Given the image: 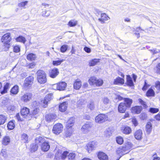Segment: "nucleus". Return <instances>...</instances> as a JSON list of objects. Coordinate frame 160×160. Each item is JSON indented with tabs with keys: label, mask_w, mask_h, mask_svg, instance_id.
Here are the masks:
<instances>
[{
	"label": "nucleus",
	"mask_w": 160,
	"mask_h": 160,
	"mask_svg": "<svg viewBox=\"0 0 160 160\" xmlns=\"http://www.w3.org/2000/svg\"><path fill=\"white\" fill-rule=\"evenodd\" d=\"M142 109V107L136 106L132 108L131 112L133 113L139 114L141 112Z\"/></svg>",
	"instance_id": "19"
},
{
	"label": "nucleus",
	"mask_w": 160,
	"mask_h": 160,
	"mask_svg": "<svg viewBox=\"0 0 160 160\" xmlns=\"http://www.w3.org/2000/svg\"><path fill=\"white\" fill-rule=\"evenodd\" d=\"M44 140L43 138L41 137L37 138L35 139V143L37 144H38L41 143H43Z\"/></svg>",
	"instance_id": "45"
},
{
	"label": "nucleus",
	"mask_w": 160,
	"mask_h": 160,
	"mask_svg": "<svg viewBox=\"0 0 160 160\" xmlns=\"http://www.w3.org/2000/svg\"><path fill=\"white\" fill-rule=\"evenodd\" d=\"M97 79V78L95 77H92L88 80V82L91 85H95L96 83Z\"/></svg>",
	"instance_id": "32"
},
{
	"label": "nucleus",
	"mask_w": 160,
	"mask_h": 160,
	"mask_svg": "<svg viewBox=\"0 0 160 160\" xmlns=\"http://www.w3.org/2000/svg\"><path fill=\"white\" fill-rule=\"evenodd\" d=\"M149 50L153 54H156L159 53L158 49L156 48H153Z\"/></svg>",
	"instance_id": "55"
},
{
	"label": "nucleus",
	"mask_w": 160,
	"mask_h": 160,
	"mask_svg": "<svg viewBox=\"0 0 160 160\" xmlns=\"http://www.w3.org/2000/svg\"><path fill=\"white\" fill-rule=\"evenodd\" d=\"M124 83V79L119 77L115 79L114 80L113 82V83L115 84H117L118 83L123 84Z\"/></svg>",
	"instance_id": "27"
},
{
	"label": "nucleus",
	"mask_w": 160,
	"mask_h": 160,
	"mask_svg": "<svg viewBox=\"0 0 160 160\" xmlns=\"http://www.w3.org/2000/svg\"><path fill=\"white\" fill-rule=\"evenodd\" d=\"M81 82L80 81L76 80L73 85V87L76 89H79L81 86Z\"/></svg>",
	"instance_id": "30"
},
{
	"label": "nucleus",
	"mask_w": 160,
	"mask_h": 160,
	"mask_svg": "<svg viewBox=\"0 0 160 160\" xmlns=\"http://www.w3.org/2000/svg\"><path fill=\"white\" fill-rule=\"evenodd\" d=\"M155 72L158 74H160V63H158L154 68Z\"/></svg>",
	"instance_id": "48"
},
{
	"label": "nucleus",
	"mask_w": 160,
	"mask_h": 160,
	"mask_svg": "<svg viewBox=\"0 0 160 160\" xmlns=\"http://www.w3.org/2000/svg\"><path fill=\"white\" fill-rule=\"evenodd\" d=\"M132 121L133 124L134 125L135 127H136L138 124V123L137 120L135 118H133L132 119Z\"/></svg>",
	"instance_id": "60"
},
{
	"label": "nucleus",
	"mask_w": 160,
	"mask_h": 160,
	"mask_svg": "<svg viewBox=\"0 0 160 160\" xmlns=\"http://www.w3.org/2000/svg\"><path fill=\"white\" fill-rule=\"evenodd\" d=\"M103 83V81L101 79L97 80L95 85L97 86H100L102 85Z\"/></svg>",
	"instance_id": "49"
},
{
	"label": "nucleus",
	"mask_w": 160,
	"mask_h": 160,
	"mask_svg": "<svg viewBox=\"0 0 160 160\" xmlns=\"http://www.w3.org/2000/svg\"><path fill=\"white\" fill-rule=\"evenodd\" d=\"M154 94L153 90L152 89H150L147 91L146 95L147 97H150L154 96Z\"/></svg>",
	"instance_id": "42"
},
{
	"label": "nucleus",
	"mask_w": 160,
	"mask_h": 160,
	"mask_svg": "<svg viewBox=\"0 0 160 160\" xmlns=\"http://www.w3.org/2000/svg\"><path fill=\"white\" fill-rule=\"evenodd\" d=\"M75 122V118L72 117L69 118L67 122L66 127L69 128L72 127L74 124Z\"/></svg>",
	"instance_id": "22"
},
{
	"label": "nucleus",
	"mask_w": 160,
	"mask_h": 160,
	"mask_svg": "<svg viewBox=\"0 0 160 160\" xmlns=\"http://www.w3.org/2000/svg\"><path fill=\"white\" fill-rule=\"evenodd\" d=\"M16 39L17 42H22L24 44L25 43L26 41L25 38L22 36H19Z\"/></svg>",
	"instance_id": "35"
},
{
	"label": "nucleus",
	"mask_w": 160,
	"mask_h": 160,
	"mask_svg": "<svg viewBox=\"0 0 160 160\" xmlns=\"http://www.w3.org/2000/svg\"><path fill=\"white\" fill-rule=\"evenodd\" d=\"M28 2V1H27L21 2L19 3L18 6L19 7H23L24 8H26L25 7V6L27 5Z\"/></svg>",
	"instance_id": "51"
},
{
	"label": "nucleus",
	"mask_w": 160,
	"mask_h": 160,
	"mask_svg": "<svg viewBox=\"0 0 160 160\" xmlns=\"http://www.w3.org/2000/svg\"><path fill=\"white\" fill-rule=\"evenodd\" d=\"M84 50L86 52L88 53H89L91 52L90 48L87 47H84Z\"/></svg>",
	"instance_id": "63"
},
{
	"label": "nucleus",
	"mask_w": 160,
	"mask_h": 160,
	"mask_svg": "<svg viewBox=\"0 0 160 160\" xmlns=\"http://www.w3.org/2000/svg\"><path fill=\"white\" fill-rule=\"evenodd\" d=\"M39 111V109H38L35 108L34 110H33L32 112V114L33 115H36L38 113Z\"/></svg>",
	"instance_id": "62"
},
{
	"label": "nucleus",
	"mask_w": 160,
	"mask_h": 160,
	"mask_svg": "<svg viewBox=\"0 0 160 160\" xmlns=\"http://www.w3.org/2000/svg\"><path fill=\"white\" fill-rule=\"evenodd\" d=\"M47 11H43L42 12V16H44V17H48L49 16L50 14L48 13V14H47Z\"/></svg>",
	"instance_id": "64"
},
{
	"label": "nucleus",
	"mask_w": 160,
	"mask_h": 160,
	"mask_svg": "<svg viewBox=\"0 0 160 160\" xmlns=\"http://www.w3.org/2000/svg\"><path fill=\"white\" fill-rule=\"evenodd\" d=\"M133 146V144L131 142H125L124 146L122 148L121 152L125 151V153L124 154L127 153L128 152H126V151L132 148Z\"/></svg>",
	"instance_id": "9"
},
{
	"label": "nucleus",
	"mask_w": 160,
	"mask_h": 160,
	"mask_svg": "<svg viewBox=\"0 0 160 160\" xmlns=\"http://www.w3.org/2000/svg\"><path fill=\"white\" fill-rule=\"evenodd\" d=\"M76 154L74 152L70 153L68 155V160H74Z\"/></svg>",
	"instance_id": "44"
},
{
	"label": "nucleus",
	"mask_w": 160,
	"mask_h": 160,
	"mask_svg": "<svg viewBox=\"0 0 160 160\" xmlns=\"http://www.w3.org/2000/svg\"><path fill=\"white\" fill-rule=\"evenodd\" d=\"M155 87L158 90H160V82H155Z\"/></svg>",
	"instance_id": "61"
},
{
	"label": "nucleus",
	"mask_w": 160,
	"mask_h": 160,
	"mask_svg": "<svg viewBox=\"0 0 160 160\" xmlns=\"http://www.w3.org/2000/svg\"><path fill=\"white\" fill-rule=\"evenodd\" d=\"M142 130L141 129H138L134 133L135 138L137 140H140L142 138Z\"/></svg>",
	"instance_id": "20"
},
{
	"label": "nucleus",
	"mask_w": 160,
	"mask_h": 160,
	"mask_svg": "<svg viewBox=\"0 0 160 160\" xmlns=\"http://www.w3.org/2000/svg\"><path fill=\"white\" fill-rule=\"evenodd\" d=\"M41 149L44 152H47L50 148V145L48 142H43L41 146Z\"/></svg>",
	"instance_id": "18"
},
{
	"label": "nucleus",
	"mask_w": 160,
	"mask_h": 160,
	"mask_svg": "<svg viewBox=\"0 0 160 160\" xmlns=\"http://www.w3.org/2000/svg\"><path fill=\"white\" fill-rule=\"evenodd\" d=\"M1 40L4 43H9L11 40L10 33H8L4 35L2 38Z\"/></svg>",
	"instance_id": "13"
},
{
	"label": "nucleus",
	"mask_w": 160,
	"mask_h": 160,
	"mask_svg": "<svg viewBox=\"0 0 160 160\" xmlns=\"http://www.w3.org/2000/svg\"><path fill=\"white\" fill-rule=\"evenodd\" d=\"M36 58V55L32 53L28 54L27 56V59L28 60H34Z\"/></svg>",
	"instance_id": "46"
},
{
	"label": "nucleus",
	"mask_w": 160,
	"mask_h": 160,
	"mask_svg": "<svg viewBox=\"0 0 160 160\" xmlns=\"http://www.w3.org/2000/svg\"><path fill=\"white\" fill-rule=\"evenodd\" d=\"M6 117L4 115H0V125L3 124L6 120Z\"/></svg>",
	"instance_id": "43"
},
{
	"label": "nucleus",
	"mask_w": 160,
	"mask_h": 160,
	"mask_svg": "<svg viewBox=\"0 0 160 160\" xmlns=\"http://www.w3.org/2000/svg\"><path fill=\"white\" fill-rule=\"evenodd\" d=\"M13 51L15 52H18L20 51V48L18 46H16L14 47Z\"/></svg>",
	"instance_id": "59"
},
{
	"label": "nucleus",
	"mask_w": 160,
	"mask_h": 160,
	"mask_svg": "<svg viewBox=\"0 0 160 160\" xmlns=\"http://www.w3.org/2000/svg\"><path fill=\"white\" fill-rule=\"evenodd\" d=\"M63 126L60 123H58L55 125L53 127L52 131L53 133L58 134L62 131Z\"/></svg>",
	"instance_id": "6"
},
{
	"label": "nucleus",
	"mask_w": 160,
	"mask_h": 160,
	"mask_svg": "<svg viewBox=\"0 0 160 160\" xmlns=\"http://www.w3.org/2000/svg\"><path fill=\"white\" fill-rule=\"evenodd\" d=\"M29 109L26 107L22 109L21 111V117L19 113H17L16 115V118L18 121H22L23 120V119L27 118L30 115Z\"/></svg>",
	"instance_id": "1"
},
{
	"label": "nucleus",
	"mask_w": 160,
	"mask_h": 160,
	"mask_svg": "<svg viewBox=\"0 0 160 160\" xmlns=\"http://www.w3.org/2000/svg\"><path fill=\"white\" fill-rule=\"evenodd\" d=\"M67 86L66 82H61L52 85V88L55 90L63 91L65 89Z\"/></svg>",
	"instance_id": "3"
},
{
	"label": "nucleus",
	"mask_w": 160,
	"mask_h": 160,
	"mask_svg": "<svg viewBox=\"0 0 160 160\" xmlns=\"http://www.w3.org/2000/svg\"><path fill=\"white\" fill-rule=\"evenodd\" d=\"M21 139L24 142H27L28 140V137L27 134L25 133L23 134L21 136Z\"/></svg>",
	"instance_id": "47"
},
{
	"label": "nucleus",
	"mask_w": 160,
	"mask_h": 160,
	"mask_svg": "<svg viewBox=\"0 0 160 160\" xmlns=\"http://www.w3.org/2000/svg\"><path fill=\"white\" fill-rule=\"evenodd\" d=\"M127 82L128 85L131 86L133 85V83L132 78L129 76H127Z\"/></svg>",
	"instance_id": "40"
},
{
	"label": "nucleus",
	"mask_w": 160,
	"mask_h": 160,
	"mask_svg": "<svg viewBox=\"0 0 160 160\" xmlns=\"http://www.w3.org/2000/svg\"><path fill=\"white\" fill-rule=\"evenodd\" d=\"M88 107L91 110H93L94 108V104L92 101H91L89 104H88Z\"/></svg>",
	"instance_id": "52"
},
{
	"label": "nucleus",
	"mask_w": 160,
	"mask_h": 160,
	"mask_svg": "<svg viewBox=\"0 0 160 160\" xmlns=\"http://www.w3.org/2000/svg\"><path fill=\"white\" fill-rule=\"evenodd\" d=\"M138 101L145 108H147V106L146 104V102L143 101L141 99H138Z\"/></svg>",
	"instance_id": "58"
},
{
	"label": "nucleus",
	"mask_w": 160,
	"mask_h": 160,
	"mask_svg": "<svg viewBox=\"0 0 160 160\" xmlns=\"http://www.w3.org/2000/svg\"><path fill=\"white\" fill-rule=\"evenodd\" d=\"M38 82L41 84H44L47 81L46 74L44 71L38 70L36 73Z\"/></svg>",
	"instance_id": "2"
},
{
	"label": "nucleus",
	"mask_w": 160,
	"mask_h": 160,
	"mask_svg": "<svg viewBox=\"0 0 160 160\" xmlns=\"http://www.w3.org/2000/svg\"><path fill=\"white\" fill-rule=\"evenodd\" d=\"M98 158L100 160H108V156L103 152H99L98 154Z\"/></svg>",
	"instance_id": "17"
},
{
	"label": "nucleus",
	"mask_w": 160,
	"mask_h": 160,
	"mask_svg": "<svg viewBox=\"0 0 160 160\" xmlns=\"http://www.w3.org/2000/svg\"><path fill=\"white\" fill-rule=\"evenodd\" d=\"M38 146L36 143H33L31 145L30 150L32 152H34L37 150Z\"/></svg>",
	"instance_id": "38"
},
{
	"label": "nucleus",
	"mask_w": 160,
	"mask_h": 160,
	"mask_svg": "<svg viewBox=\"0 0 160 160\" xmlns=\"http://www.w3.org/2000/svg\"><path fill=\"white\" fill-rule=\"evenodd\" d=\"M46 120L48 122L53 121L55 119L57 118V116L54 114H49L45 116Z\"/></svg>",
	"instance_id": "16"
},
{
	"label": "nucleus",
	"mask_w": 160,
	"mask_h": 160,
	"mask_svg": "<svg viewBox=\"0 0 160 160\" xmlns=\"http://www.w3.org/2000/svg\"><path fill=\"white\" fill-rule=\"evenodd\" d=\"M104 133L105 135L107 137H109L112 135L111 131L109 129L105 131Z\"/></svg>",
	"instance_id": "56"
},
{
	"label": "nucleus",
	"mask_w": 160,
	"mask_h": 160,
	"mask_svg": "<svg viewBox=\"0 0 160 160\" xmlns=\"http://www.w3.org/2000/svg\"><path fill=\"white\" fill-rule=\"evenodd\" d=\"M14 121H11L9 122L8 124L7 127L8 129L12 130L15 127V124L14 122Z\"/></svg>",
	"instance_id": "34"
},
{
	"label": "nucleus",
	"mask_w": 160,
	"mask_h": 160,
	"mask_svg": "<svg viewBox=\"0 0 160 160\" xmlns=\"http://www.w3.org/2000/svg\"><path fill=\"white\" fill-rule=\"evenodd\" d=\"M17 108L16 105L10 104L7 106V110L9 112L15 111Z\"/></svg>",
	"instance_id": "25"
},
{
	"label": "nucleus",
	"mask_w": 160,
	"mask_h": 160,
	"mask_svg": "<svg viewBox=\"0 0 160 160\" xmlns=\"http://www.w3.org/2000/svg\"><path fill=\"white\" fill-rule=\"evenodd\" d=\"M59 73L58 69L56 68L50 70L49 71V75L52 78H55Z\"/></svg>",
	"instance_id": "14"
},
{
	"label": "nucleus",
	"mask_w": 160,
	"mask_h": 160,
	"mask_svg": "<svg viewBox=\"0 0 160 160\" xmlns=\"http://www.w3.org/2000/svg\"><path fill=\"white\" fill-rule=\"evenodd\" d=\"M110 19V18L106 14L103 13L101 14V18H99L98 20L102 23H104L105 21H107Z\"/></svg>",
	"instance_id": "21"
},
{
	"label": "nucleus",
	"mask_w": 160,
	"mask_h": 160,
	"mask_svg": "<svg viewBox=\"0 0 160 160\" xmlns=\"http://www.w3.org/2000/svg\"><path fill=\"white\" fill-rule=\"evenodd\" d=\"M10 85L8 83H6L4 85L3 91L1 92L2 94H4L7 92V90L10 88Z\"/></svg>",
	"instance_id": "33"
},
{
	"label": "nucleus",
	"mask_w": 160,
	"mask_h": 160,
	"mask_svg": "<svg viewBox=\"0 0 160 160\" xmlns=\"http://www.w3.org/2000/svg\"><path fill=\"white\" fill-rule=\"evenodd\" d=\"M108 119L107 116L104 114H100L96 116L95 120L96 122L101 123L104 122Z\"/></svg>",
	"instance_id": "7"
},
{
	"label": "nucleus",
	"mask_w": 160,
	"mask_h": 160,
	"mask_svg": "<svg viewBox=\"0 0 160 160\" xmlns=\"http://www.w3.org/2000/svg\"><path fill=\"white\" fill-rule=\"evenodd\" d=\"M53 98L52 94H49L47 95L43 100L41 101L40 104L44 108H46L49 101L52 100Z\"/></svg>",
	"instance_id": "4"
},
{
	"label": "nucleus",
	"mask_w": 160,
	"mask_h": 160,
	"mask_svg": "<svg viewBox=\"0 0 160 160\" xmlns=\"http://www.w3.org/2000/svg\"><path fill=\"white\" fill-rule=\"evenodd\" d=\"M91 127V125L89 122H87L83 125L81 128V132L84 133H86L89 132Z\"/></svg>",
	"instance_id": "12"
},
{
	"label": "nucleus",
	"mask_w": 160,
	"mask_h": 160,
	"mask_svg": "<svg viewBox=\"0 0 160 160\" xmlns=\"http://www.w3.org/2000/svg\"><path fill=\"white\" fill-rule=\"evenodd\" d=\"M19 88L18 86H14L11 90V92L13 94H17L18 92Z\"/></svg>",
	"instance_id": "29"
},
{
	"label": "nucleus",
	"mask_w": 160,
	"mask_h": 160,
	"mask_svg": "<svg viewBox=\"0 0 160 160\" xmlns=\"http://www.w3.org/2000/svg\"><path fill=\"white\" fill-rule=\"evenodd\" d=\"M32 94L30 92H26L21 97V100L24 102H29L31 99Z\"/></svg>",
	"instance_id": "10"
},
{
	"label": "nucleus",
	"mask_w": 160,
	"mask_h": 160,
	"mask_svg": "<svg viewBox=\"0 0 160 160\" xmlns=\"http://www.w3.org/2000/svg\"><path fill=\"white\" fill-rule=\"evenodd\" d=\"M34 78L32 76L27 77L24 81L23 86L26 88L30 87L33 83Z\"/></svg>",
	"instance_id": "5"
},
{
	"label": "nucleus",
	"mask_w": 160,
	"mask_h": 160,
	"mask_svg": "<svg viewBox=\"0 0 160 160\" xmlns=\"http://www.w3.org/2000/svg\"><path fill=\"white\" fill-rule=\"evenodd\" d=\"M68 152L65 151L63 152L62 153L60 150H59L55 154V158L57 159V158L61 157L62 159H64L68 156Z\"/></svg>",
	"instance_id": "11"
},
{
	"label": "nucleus",
	"mask_w": 160,
	"mask_h": 160,
	"mask_svg": "<svg viewBox=\"0 0 160 160\" xmlns=\"http://www.w3.org/2000/svg\"><path fill=\"white\" fill-rule=\"evenodd\" d=\"M97 145V142L95 141L89 142L87 145L86 150L89 153H90L93 150L95 149Z\"/></svg>",
	"instance_id": "8"
},
{
	"label": "nucleus",
	"mask_w": 160,
	"mask_h": 160,
	"mask_svg": "<svg viewBox=\"0 0 160 160\" xmlns=\"http://www.w3.org/2000/svg\"><path fill=\"white\" fill-rule=\"evenodd\" d=\"M124 103H126V106L128 108L130 107L132 102V100L129 98H124Z\"/></svg>",
	"instance_id": "28"
},
{
	"label": "nucleus",
	"mask_w": 160,
	"mask_h": 160,
	"mask_svg": "<svg viewBox=\"0 0 160 160\" xmlns=\"http://www.w3.org/2000/svg\"><path fill=\"white\" fill-rule=\"evenodd\" d=\"M128 107L126 106V103L123 102L120 103L118 106V111L120 113H124L126 111Z\"/></svg>",
	"instance_id": "15"
},
{
	"label": "nucleus",
	"mask_w": 160,
	"mask_h": 160,
	"mask_svg": "<svg viewBox=\"0 0 160 160\" xmlns=\"http://www.w3.org/2000/svg\"><path fill=\"white\" fill-rule=\"evenodd\" d=\"M10 142V139L9 136H4L2 140V144L4 146L8 145Z\"/></svg>",
	"instance_id": "24"
},
{
	"label": "nucleus",
	"mask_w": 160,
	"mask_h": 160,
	"mask_svg": "<svg viewBox=\"0 0 160 160\" xmlns=\"http://www.w3.org/2000/svg\"><path fill=\"white\" fill-rule=\"evenodd\" d=\"M102 102L103 104L105 105H107L110 102V100L107 97H105L102 98Z\"/></svg>",
	"instance_id": "41"
},
{
	"label": "nucleus",
	"mask_w": 160,
	"mask_h": 160,
	"mask_svg": "<svg viewBox=\"0 0 160 160\" xmlns=\"http://www.w3.org/2000/svg\"><path fill=\"white\" fill-rule=\"evenodd\" d=\"M68 48V46L66 45H62L61 48V51L62 52H65Z\"/></svg>",
	"instance_id": "54"
},
{
	"label": "nucleus",
	"mask_w": 160,
	"mask_h": 160,
	"mask_svg": "<svg viewBox=\"0 0 160 160\" xmlns=\"http://www.w3.org/2000/svg\"><path fill=\"white\" fill-rule=\"evenodd\" d=\"M68 103L64 102L61 103L59 106V110L61 112H64L67 109Z\"/></svg>",
	"instance_id": "23"
},
{
	"label": "nucleus",
	"mask_w": 160,
	"mask_h": 160,
	"mask_svg": "<svg viewBox=\"0 0 160 160\" xmlns=\"http://www.w3.org/2000/svg\"><path fill=\"white\" fill-rule=\"evenodd\" d=\"M86 102L83 100L79 101L78 103V106L79 107H83L84 105L86 104Z\"/></svg>",
	"instance_id": "53"
},
{
	"label": "nucleus",
	"mask_w": 160,
	"mask_h": 160,
	"mask_svg": "<svg viewBox=\"0 0 160 160\" xmlns=\"http://www.w3.org/2000/svg\"><path fill=\"white\" fill-rule=\"evenodd\" d=\"M132 130L131 128L129 127H126L124 128L123 132L124 133L128 134L131 133Z\"/></svg>",
	"instance_id": "39"
},
{
	"label": "nucleus",
	"mask_w": 160,
	"mask_h": 160,
	"mask_svg": "<svg viewBox=\"0 0 160 160\" xmlns=\"http://www.w3.org/2000/svg\"><path fill=\"white\" fill-rule=\"evenodd\" d=\"M146 128L147 133L148 134H149L152 130V124L150 122H148L146 126Z\"/></svg>",
	"instance_id": "26"
},
{
	"label": "nucleus",
	"mask_w": 160,
	"mask_h": 160,
	"mask_svg": "<svg viewBox=\"0 0 160 160\" xmlns=\"http://www.w3.org/2000/svg\"><path fill=\"white\" fill-rule=\"evenodd\" d=\"M117 142L119 144H122L123 142V138L121 137H119L116 138Z\"/></svg>",
	"instance_id": "50"
},
{
	"label": "nucleus",
	"mask_w": 160,
	"mask_h": 160,
	"mask_svg": "<svg viewBox=\"0 0 160 160\" xmlns=\"http://www.w3.org/2000/svg\"><path fill=\"white\" fill-rule=\"evenodd\" d=\"M65 60L64 59H59L57 60L53 61H52V64L54 66H58L59 65L63 62Z\"/></svg>",
	"instance_id": "36"
},
{
	"label": "nucleus",
	"mask_w": 160,
	"mask_h": 160,
	"mask_svg": "<svg viewBox=\"0 0 160 160\" xmlns=\"http://www.w3.org/2000/svg\"><path fill=\"white\" fill-rule=\"evenodd\" d=\"M99 62V59H94L90 61L89 63V65L90 66H94Z\"/></svg>",
	"instance_id": "31"
},
{
	"label": "nucleus",
	"mask_w": 160,
	"mask_h": 160,
	"mask_svg": "<svg viewBox=\"0 0 160 160\" xmlns=\"http://www.w3.org/2000/svg\"><path fill=\"white\" fill-rule=\"evenodd\" d=\"M159 111L158 108H151L149 109V111L152 113H155L158 112Z\"/></svg>",
	"instance_id": "57"
},
{
	"label": "nucleus",
	"mask_w": 160,
	"mask_h": 160,
	"mask_svg": "<svg viewBox=\"0 0 160 160\" xmlns=\"http://www.w3.org/2000/svg\"><path fill=\"white\" fill-rule=\"evenodd\" d=\"M77 24V21L74 20H70L68 24V25L70 27L76 26Z\"/></svg>",
	"instance_id": "37"
}]
</instances>
